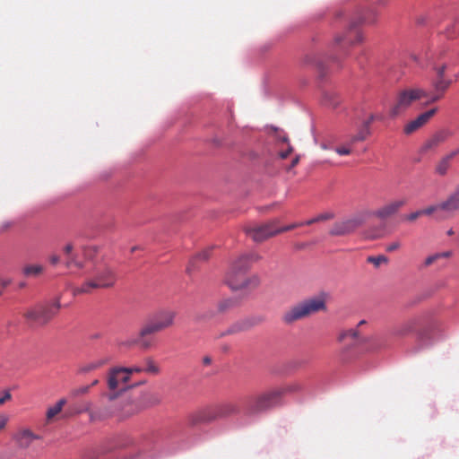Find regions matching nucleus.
I'll list each match as a JSON object with an SVG mask.
<instances>
[{
	"instance_id": "1",
	"label": "nucleus",
	"mask_w": 459,
	"mask_h": 459,
	"mask_svg": "<svg viewBox=\"0 0 459 459\" xmlns=\"http://www.w3.org/2000/svg\"><path fill=\"white\" fill-rule=\"evenodd\" d=\"M338 341L342 344V349L337 357V362L344 365L351 361V349L368 344V351H377L384 347L381 340L377 337H364L359 334L357 329H349L340 333Z\"/></svg>"
},
{
	"instance_id": "2",
	"label": "nucleus",
	"mask_w": 459,
	"mask_h": 459,
	"mask_svg": "<svg viewBox=\"0 0 459 459\" xmlns=\"http://www.w3.org/2000/svg\"><path fill=\"white\" fill-rule=\"evenodd\" d=\"M326 310V295L320 294L310 299H304L287 309L281 320L285 325L307 318L316 313Z\"/></svg>"
},
{
	"instance_id": "3",
	"label": "nucleus",
	"mask_w": 459,
	"mask_h": 459,
	"mask_svg": "<svg viewBox=\"0 0 459 459\" xmlns=\"http://www.w3.org/2000/svg\"><path fill=\"white\" fill-rule=\"evenodd\" d=\"M175 316L176 313L168 309L160 310L152 315L141 328L136 342L142 347H149L150 342L146 340V337L171 326L174 323Z\"/></svg>"
},
{
	"instance_id": "4",
	"label": "nucleus",
	"mask_w": 459,
	"mask_h": 459,
	"mask_svg": "<svg viewBox=\"0 0 459 459\" xmlns=\"http://www.w3.org/2000/svg\"><path fill=\"white\" fill-rule=\"evenodd\" d=\"M116 281L117 276L114 270L107 264H100L94 268L92 277L80 287L74 288V293H90L95 289L110 288Z\"/></svg>"
},
{
	"instance_id": "5",
	"label": "nucleus",
	"mask_w": 459,
	"mask_h": 459,
	"mask_svg": "<svg viewBox=\"0 0 459 459\" xmlns=\"http://www.w3.org/2000/svg\"><path fill=\"white\" fill-rule=\"evenodd\" d=\"M60 307L59 299H56L49 302L37 304L28 308L23 313V316L30 325H44L57 315Z\"/></svg>"
},
{
	"instance_id": "6",
	"label": "nucleus",
	"mask_w": 459,
	"mask_h": 459,
	"mask_svg": "<svg viewBox=\"0 0 459 459\" xmlns=\"http://www.w3.org/2000/svg\"><path fill=\"white\" fill-rule=\"evenodd\" d=\"M377 19V12L374 9H368L366 13H359L358 16L352 18L350 22L349 30L344 36H338L335 38L336 44L342 45H353L362 41V34L356 28L366 22L374 24Z\"/></svg>"
},
{
	"instance_id": "7",
	"label": "nucleus",
	"mask_w": 459,
	"mask_h": 459,
	"mask_svg": "<svg viewBox=\"0 0 459 459\" xmlns=\"http://www.w3.org/2000/svg\"><path fill=\"white\" fill-rule=\"evenodd\" d=\"M371 217L369 210L359 211L353 215L336 221L331 228V236H346L354 232Z\"/></svg>"
},
{
	"instance_id": "8",
	"label": "nucleus",
	"mask_w": 459,
	"mask_h": 459,
	"mask_svg": "<svg viewBox=\"0 0 459 459\" xmlns=\"http://www.w3.org/2000/svg\"><path fill=\"white\" fill-rule=\"evenodd\" d=\"M432 69L435 72V78L432 81V87L434 89V94L431 96L429 102H436L442 99L446 91L452 85L454 81H457L459 78L458 74L455 75V79L449 78L446 75L447 70L446 63L433 62Z\"/></svg>"
},
{
	"instance_id": "9",
	"label": "nucleus",
	"mask_w": 459,
	"mask_h": 459,
	"mask_svg": "<svg viewBox=\"0 0 459 459\" xmlns=\"http://www.w3.org/2000/svg\"><path fill=\"white\" fill-rule=\"evenodd\" d=\"M427 96L428 92L420 88H410L400 91L397 93L394 105L389 110L390 117H398L399 115L405 112L414 101Z\"/></svg>"
},
{
	"instance_id": "10",
	"label": "nucleus",
	"mask_w": 459,
	"mask_h": 459,
	"mask_svg": "<svg viewBox=\"0 0 459 459\" xmlns=\"http://www.w3.org/2000/svg\"><path fill=\"white\" fill-rule=\"evenodd\" d=\"M278 220H272L263 224L247 226L244 229L246 235L254 242L261 243L277 234Z\"/></svg>"
},
{
	"instance_id": "11",
	"label": "nucleus",
	"mask_w": 459,
	"mask_h": 459,
	"mask_svg": "<svg viewBox=\"0 0 459 459\" xmlns=\"http://www.w3.org/2000/svg\"><path fill=\"white\" fill-rule=\"evenodd\" d=\"M281 394V391H275L250 402L245 408V414L255 415L277 406L280 404Z\"/></svg>"
},
{
	"instance_id": "12",
	"label": "nucleus",
	"mask_w": 459,
	"mask_h": 459,
	"mask_svg": "<svg viewBox=\"0 0 459 459\" xmlns=\"http://www.w3.org/2000/svg\"><path fill=\"white\" fill-rule=\"evenodd\" d=\"M237 411V408L232 403H227L221 405V407L215 410H207L199 411L194 415H192L189 419L191 425H195L197 423H207L210 422L219 417H224Z\"/></svg>"
},
{
	"instance_id": "13",
	"label": "nucleus",
	"mask_w": 459,
	"mask_h": 459,
	"mask_svg": "<svg viewBox=\"0 0 459 459\" xmlns=\"http://www.w3.org/2000/svg\"><path fill=\"white\" fill-rule=\"evenodd\" d=\"M441 212L436 215V221H444L459 213V184L447 197L441 202Z\"/></svg>"
},
{
	"instance_id": "14",
	"label": "nucleus",
	"mask_w": 459,
	"mask_h": 459,
	"mask_svg": "<svg viewBox=\"0 0 459 459\" xmlns=\"http://www.w3.org/2000/svg\"><path fill=\"white\" fill-rule=\"evenodd\" d=\"M160 370L159 364L155 360L146 358L132 367H110L107 373H156Z\"/></svg>"
},
{
	"instance_id": "15",
	"label": "nucleus",
	"mask_w": 459,
	"mask_h": 459,
	"mask_svg": "<svg viewBox=\"0 0 459 459\" xmlns=\"http://www.w3.org/2000/svg\"><path fill=\"white\" fill-rule=\"evenodd\" d=\"M406 204V198L392 200L376 211H370L371 217L375 216L380 220H386L396 214Z\"/></svg>"
},
{
	"instance_id": "16",
	"label": "nucleus",
	"mask_w": 459,
	"mask_h": 459,
	"mask_svg": "<svg viewBox=\"0 0 459 459\" xmlns=\"http://www.w3.org/2000/svg\"><path fill=\"white\" fill-rule=\"evenodd\" d=\"M131 375H108L107 379L108 385L111 391L116 394L111 397H116L118 394L126 391L130 387L138 385L141 381L129 384Z\"/></svg>"
},
{
	"instance_id": "17",
	"label": "nucleus",
	"mask_w": 459,
	"mask_h": 459,
	"mask_svg": "<svg viewBox=\"0 0 459 459\" xmlns=\"http://www.w3.org/2000/svg\"><path fill=\"white\" fill-rule=\"evenodd\" d=\"M453 132L449 129H440L434 133L429 138H428L421 147L422 152H428L434 151L438 148L441 144L446 143L450 137H452Z\"/></svg>"
},
{
	"instance_id": "18",
	"label": "nucleus",
	"mask_w": 459,
	"mask_h": 459,
	"mask_svg": "<svg viewBox=\"0 0 459 459\" xmlns=\"http://www.w3.org/2000/svg\"><path fill=\"white\" fill-rule=\"evenodd\" d=\"M263 319L261 317H247L240 319L232 324L225 332L221 333V336L228 334H236L241 332H246L252 327L259 325Z\"/></svg>"
},
{
	"instance_id": "19",
	"label": "nucleus",
	"mask_w": 459,
	"mask_h": 459,
	"mask_svg": "<svg viewBox=\"0 0 459 459\" xmlns=\"http://www.w3.org/2000/svg\"><path fill=\"white\" fill-rule=\"evenodd\" d=\"M63 253L65 255V265L66 268H83V262L80 259L78 254L74 252V247L73 243L69 242L65 244L63 247Z\"/></svg>"
},
{
	"instance_id": "20",
	"label": "nucleus",
	"mask_w": 459,
	"mask_h": 459,
	"mask_svg": "<svg viewBox=\"0 0 459 459\" xmlns=\"http://www.w3.org/2000/svg\"><path fill=\"white\" fill-rule=\"evenodd\" d=\"M437 110V108H431L410 121L403 128L404 134H411L420 128L436 114Z\"/></svg>"
},
{
	"instance_id": "21",
	"label": "nucleus",
	"mask_w": 459,
	"mask_h": 459,
	"mask_svg": "<svg viewBox=\"0 0 459 459\" xmlns=\"http://www.w3.org/2000/svg\"><path fill=\"white\" fill-rule=\"evenodd\" d=\"M261 259V256L255 253L240 255L231 265V269L247 273L251 264Z\"/></svg>"
},
{
	"instance_id": "22",
	"label": "nucleus",
	"mask_w": 459,
	"mask_h": 459,
	"mask_svg": "<svg viewBox=\"0 0 459 459\" xmlns=\"http://www.w3.org/2000/svg\"><path fill=\"white\" fill-rule=\"evenodd\" d=\"M233 290H246V291H251L257 288L260 284V278L255 275H248L243 279L242 281H233Z\"/></svg>"
},
{
	"instance_id": "23",
	"label": "nucleus",
	"mask_w": 459,
	"mask_h": 459,
	"mask_svg": "<svg viewBox=\"0 0 459 459\" xmlns=\"http://www.w3.org/2000/svg\"><path fill=\"white\" fill-rule=\"evenodd\" d=\"M14 439L19 447L27 448L34 440L40 439V436L34 434L28 429H24L14 436Z\"/></svg>"
},
{
	"instance_id": "24",
	"label": "nucleus",
	"mask_w": 459,
	"mask_h": 459,
	"mask_svg": "<svg viewBox=\"0 0 459 459\" xmlns=\"http://www.w3.org/2000/svg\"><path fill=\"white\" fill-rule=\"evenodd\" d=\"M419 325V319L418 318H411L403 324H401L399 326H397L394 330V334L396 336H405L412 332L415 331Z\"/></svg>"
},
{
	"instance_id": "25",
	"label": "nucleus",
	"mask_w": 459,
	"mask_h": 459,
	"mask_svg": "<svg viewBox=\"0 0 459 459\" xmlns=\"http://www.w3.org/2000/svg\"><path fill=\"white\" fill-rule=\"evenodd\" d=\"M110 359L108 357H101L93 359L86 362L82 367V370L86 372L103 370L104 367L108 364Z\"/></svg>"
},
{
	"instance_id": "26",
	"label": "nucleus",
	"mask_w": 459,
	"mask_h": 459,
	"mask_svg": "<svg viewBox=\"0 0 459 459\" xmlns=\"http://www.w3.org/2000/svg\"><path fill=\"white\" fill-rule=\"evenodd\" d=\"M211 252H212V247L211 248H207L205 250H203L202 252H200L199 254H197L190 262H189V264L188 266L186 267V273L188 274H191L192 272L195 269L196 267V264L199 263V262H205L209 259L210 255H211Z\"/></svg>"
},
{
	"instance_id": "27",
	"label": "nucleus",
	"mask_w": 459,
	"mask_h": 459,
	"mask_svg": "<svg viewBox=\"0 0 459 459\" xmlns=\"http://www.w3.org/2000/svg\"><path fill=\"white\" fill-rule=\"evenodd\" d=\"M451 165L452 162L443 156L435 164L434 172L440 177H444L447 174Z\"/></svg>"
},
{
	"instance_id": "28",
	"label": "nucleus",
	"mask_w": 459,
	"mask_h": 459,
	"mask_svg": "<svg viewBox=\"0 0 459 459\" xmlns=\"http://www.w3.org/2000/svg\"><path fill=\"white\" fill-rule=\"evenodd\" d=\"M246 277V273L245 272H241V271H238V270H234V269H230L228 273H227V276H226V282L227 284L229 285V287L233 290V281H242L243 279Z\"/></svg>"
},
{
	"instance_id": "29",
	"label": "nucleus",
	"mask_w": 459,
	"mask_h": 459,
	"mask_svg": "<svg viewBox=\"0 0 459 459\" xmlns=\"http://www.w3.org/2000/svg\"><path fill=\"white\" fill-rule=\"evenodd\" d=\"M370 134H371L370 128H367L362 126V127L358 131V133L350 138V140L348 141L349 144H351L353 146L358 142H363Z\"/></svg>"
},
{
	"instance_id": "30",
	"label": "nucleus",
	"mask_w": 459,
	"mask_h": 459,
	"mask_svg": "<svg viewBox=\"0 0 459 459\" xmlns=\"http://www.w3.org/2000/svg\"><path fill=\"white\" fill-rule=\"evenodd\" d=\"M44 267L40 264H27L22 269V273L26 277H37L42 274Z\"/></svg>"
},
{
	"instance_id": "31",
	"label": "nucleus",
	"mask_w": 459,
	"mask_h": 459,
	"mask_svg": "<svg viewBox=\"0 0 459 459\" xmlns=\"http://www.w3.org/2000/svg\"><path fill=\"white\" fill-rule=\"evenodd\" d=\"M65 403L66 400L65 398L60 399L53 407L48 408L47 411V418L50 420L57 415L62 411V408Z\"/></svg>"
},
{
	"instance_id": "32",
	"label": "nucleus",
	"mask_w": 459,
	"mask_h": 459,
	"mask_svg": "<svg viewBox=\"0 0 459 459\" xmlns=\"http://www.w3.org/2000/svg\"><path fill=\"white\" fill-rule=\"evenodd\" d=\"M420 212H421V216L422 215L433 216V218L436 220V215L437 213H442L441 212V203L437 204H432L424 209H421Z\"/></svg>"
},
{
	"instance_id": "33",
	"label": "nucleus",
	"mask_w": 459,
	"mask_h": 459,
	"mask_svg": "<svg viewBox=\"0 0 459 459\" xmlns=\"http://www.w3.org/2000/svg\"><path fill=\"white\" fill-rule=\"evenodd\" d=\"M333 217H334V214L333 212H325V213H321L308 221H304V224L305 225H312L316 222L331 220Z\"/></svg>"
},
{
	"instance_id": "34",
	"label": "nucleus",
	"mask_w": 459,
	"mask_h": 459,
	"mask_svg": "<svg viewBox=\"0 0 459 459\" xmlns=\"http://www.w3.org/2000/svg\"><path fill=\"white\" fill-rule=\"evenodd\" d=\"M448 255H449L448 253H437V254L431 255L425 259L423 265L425 267H428V266L431 265L432 264H434L436 261H437L439 258L446 257V256H448Z\"/></svg>"
},
{
	"instance_id": "35",
	"label": "nucleus",
	"mask_w": 459,
	"mask_h": 459,
	"mask_svg": "<svg viewBox=\"0 0 459 459\" xmlns=\"http://www.w3.org/2000/svg\"><path fill=\"white\" fill-rule=\"evenodd\" d=\"M367 261L368 263L374 264L376 267H378L381 264H386L388 262V258L385 255L368 256Z\"/></svg>"
},
{
	"instance_id": "36",
	"label": "nucleus",
	"mask_w": 459,
	"mask_h": 459,
	"mask_svg": "<svg viewBox=\"0 0 459 459\" xmlns=\"http://www.w3.org/2000/svg\"><path fill=\"white\" fill-rule=\"evenodd\" d=\"M335 152L339 155H349L352 152V145L349 144V142L340 145L334 149Z\"/></svg>"
},
{
	"instance_id": "37",
	"label": "nucleus",
	"mask_w": 459,
	"mask_h": 459,
	"mask_svg": "<svg viewBox=\"0 0 459 459\" xmlns=\"http://www.w3.org/2000/svg\"><path fill=\"white\" fill-rule=\"evenodd\" d=\"M234 304L235 301L230 299H223L218 304V310L220 312H225L230 307H232Z\"/></svg>"
},
{
	"instance_id": "38",
	"label": "nucleus",
	"mask_w": 459,
	"mask_h": 459,
	"mask_svg": "<svg viewBox=\"0 0 459 459\" xmlns=\"http://www.w3.org/2000/svg\"><path fill=\"white\" fill-rule=\"evenodd\" d=\"M305 362L302 360H291L288 363V369L290 370H304Z\"/></svg>"
},
{
	"instance_id": "39",
	"label": "nucleus",
	"mask_w": 459,
	"mask_h": 459,
	"mask_svg": "<svg viewBox=\"0 0 459 459\" xmlns=\"http://www.w3.org/2000/svg\"><path fill=\"white\" fill-rule=\"evenodd\" d=\"M324 102L333 107H335L338 104V100L335 99L334 94L330 92H325L324 94Z\"/></svg>"
},
{
	"instance_id": "40",
	"label": "nucleus",
	"mask_w": 459,
	"mask_h": 459,
	"mask_svg": "<svg viewBox=\"0 0 459 459\" xmlns=\"http://www.w3.org/2000/svg\"><path fill=\"white\" fill-rule=\"evenodd\" d=\"M303 225H305L304 222H295V223L290 224L285 227H278L277 226V234H281V233L294 230V229L303 226Z\"/></svg>"
},
{
	"instance_id": "41",
	"label": "nucleus",
	"mask_w": 459,
	"mask_h": 459,
	"mask_svg": "<svg viewBox=\"0 0 459 459\" xmlns=\"http://www.w3.org/2000/svg\"><path fill=\"white\" fill-rule=\"evenodd\" d=\"M97 383H98V380H93V381L91 382V385H84V386H82V387H80V388H78V389L74 390V391H73V393H72V394H73L74 396H76V395H79V394H84V393H87V392H88V390L90 389L91 385H96Z\"/></svg>"
},
{
	"instance_id": "42",
	"label": "nucleus",
	"mask_w": 459,
	"mask_h": 459,
	"mask_svg": "<svg viewBox=\"0 0 459 459\" xmlns=\"http://www.w3.org/2000/svg\"><path fill=\"white\" fill-rule=\"evenodd\" d=\"M383 117L381 115L371 114L367 120L364 121L363 126L369 128L372 122L375 120H381Z\"/></svg>"
},
{
	"instance_id": "43",
	"label": "nucleus",
	"mask_w": 459,
	"mask_h": 459,
	"mask_svg": "<svg viewBox=\"0 0 459 459\" xmlns=\"http://www.w3.org/2000/svg\"><path fill=\"white\" fill-rule=\"evenodd\" d=\"M400 247H401V243L399 241H394V242H392V243L388 244L385 247V250L387 252H394V251L399 249Z\"/></svg>"
},
{
	"instance_id": "44",
	"label": "nucleus",
	"mask_w": 459,
	"mask_h": 459,
	"mask_svg": "<svg viewBox=\"0 0 459 459\" xmlns=\"http://www.w3.org/2000/svg\"><path fill=\"white\" fill-rule=\"evenodd\" d=\"M420 216H421V212H420V210H419V211H416V212H411L409 215H407L406 220L409 221H414Z\"/></svg>"
},
{
	"instance_id": "45",
	"label": "nucleus",
	"mask_w": 459,
	"mask_h": 459,
	"mask_svg": "<svg viewBox=\"0 0 459 459\" xmlns=\"http://www.w3.org/2000/svg\"><path fill=\"white\" fill-rule=\"evenodd\" d=\"M459 154V147L455 150L451 151L450 152L444 155L447 160H449L451 162Z\"/></svg>"
},
{
	"instance_id": "46",
	"label": "nucleus",
	"mask_w": 459,
	"mask_h": 459,
	"mask_svg": "<svg viewBox=\"0 0 459 459\" xmlns=\"http://www.w3.org/2000/svg\"><path fill=\"white\" fill-rule=\"evenodd\" d=\"M48 260L49 263L55 266L60 263V256L56 254H52L49 255Z\"/></svg>"
},
{
	"instance_id": "47",
	"label": "nucleus",
	"mask_w": 459,
	"mask_h": 459,
	"mask_svg": "<svg viewBox=\"0 0 459 459\" xmlns=\"http://www.w3.org/2000/svg\"><path fill=\"white\" fill-rule=\"evenodd\" d=\"M97 250L93 247H84L83 254L86 257H89L91 254L95 253Z\"/></svg>"
},
{
	"instance_id": "48",
	"label": "nucleus",
	"mask_w": 459,
	"mask_h": 459,
	"mask_svg": "<svg viewBox=\"0 0 459 459\" xmlns=\"http://www.w3.org/2000/svg\"><path fill=\"white\" fill-rule=\"evenodd\" d=\"M8 421V417L2 414L0 415V430L4 429Z\"/></svg>"
},
{
	"instance_id": "49",
	"label": "nucleus",
	"mask_w": 459,
	"mask_h": 459,
	"mask_svg": "<svg viewBox=\"0 0 459 459\" xmlns=\"http://www.w3.org/2000/svg\"><path fill=\"white\" fill-rule=\"evenodd\" d=\"M10 399H11V394L8 391H6L4 393V394L2 397H0V404H4L5 401L10 400Z\"/></svg>"
},
{
	"instance_id": "50",
	"label": "nucleus",
	"mask_w": 459,
	"mask_h": 459,
	"mask_svg": "<svg viewBox=\"0 0 459 459\" xmlns=\"http://www.w3.org/2000/svg\"><path fill=\"white\" fill-rule=\"evenodd\" d=\"M291 152H292V147H290H290L288 148V150H287V151H285V152H281L279 155H280V157H281V159H286V158L290 155V153Z\"/></svg>"
},
{
	"instance_id": "51",
	"label": "nucleus",
	"mask_w": 459,
	"mask_h": 459,
	"mask_svg": "<svg viewBox=\"0 0 459 459\" xmlns=\"http://www.w3.org/2000/svg\"><path fill=\"white\" fill-rule=\"evenodd\" d=\"M299 156H296L292 160V161H291L290 167L288 168V169H291L292 168H294L299 163Z\"/></svg>"
},
{
	"instance_id": "52",
	"label": "nucleus",
	"mask_w": 459,
	"mask_h": 459,
	"mask_svg": "<svg viewBox=\"0 0 459 459\" xmlns=\"http://www.w3.org/2000/svg\"><path fill=\"white\" fill-rule=\"evenodd\" d=\"M11 281L8 279H1L0 280V286L2 288H5L10 284Z\"/></svg>"
},
{
	"instance_id": "53",
	"label": "nucleus",
	"mask_w": 459,
	"mask_h": 459,
	"mask_svg": "<svg viewBox=\"0 0 459 459\" xmlns=\"http://www.w3.org/2000/svg\"><path fill=\"white\" fill-rule=\"evenodd\" d=\"M204 365H210L212 363V358L210 356H204L202 359Z\"/></svg>"
},
{
	"instance_id": "54",
	"label": "nucleus",
	"mask_w": 459,
	"mask_h": 459,
	"mask_svg": "<svg viewBox=\"0 0 459 459\" xmlns=\"http://www.w3.org/2000/svg\"><path fill=\"white\" fill-rule=\"evenodd\" d=\"M377 4L379 5H383L384 6V5H385L387 4V0H378Z\"/></svg>"
},
{
	"instance_id": "55",
	"label": "nucleus",
	"mask_w": 459,
	"mask_h": 459,
	"mask_svg": "<svg viewBox=\"0 0 459 459\" xmlns=\"http://www.w3.org/2000/svg\"><path fill=\"white\" fill-rule=\"evenodd\" d=\"M454 230L451 229L447 231V235L452 236L454 234Z\"/></svg>"
},
{
	"instance_id": "56",
	"label": "nucleus",
	"mask_w": 459,
	"mask_h": 459,
	"mask_svg": "<svg viewBox=\"0 0 459 459\" xmlns=\"http://www.w3.org/2000/svg\"><path fill=\"white\" fill-rule=\"evenodd\" d=\"M366 324V321L365 320H361L359 324H358V326H360V325H363Z\"/></svg>"
},
{
	"instance_id": "57",
	"label": "nucleus",
	"mask_w": 459,
	"mask_h": 459,
	"mask_svg": "<svg viewBox=\"0 0 459 459\" xmlns=\"http://www.w3.org/2000/svg\"><path fill=\"white\" fill-rule=\"evenodd\" d=\"M74 411L79 412V411H82V409L81 408H74Z\"/></svg>"
},
{
	"instance_id": "58",
	"label": "nucleus",
	"mask_w": 459,
	"mask_h": 459,
	"mask_svg": "<svg viewBox=\"0 0 459 459\" xmlns=\"http://www.w3.org/2000/svg\"><path fill=\"white\" fill-rule=\"evenodd\" d=\"M136 249H138V247H132L131 252H134Z\"/></svg>"
},
{
	"instance_id": "59",
	"label": "nucleus",
	"mask_w": 459,
	"mask_h": 459,
	"mask_svg": "<svg viewBox=\"0 0 459 459\" xmlns=\"http://www.w3.org/2000/svg\"><path fill=\"white\" fill-rule=\"evenodd\" d=\"M2 294V291L0 290V295Z\"/></svg>"
}]
</instances>
